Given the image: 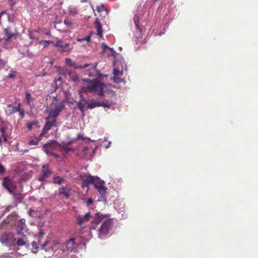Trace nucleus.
<instances>
[{
  "mask_svg": "<svg viewBox=\"0 0 258 258\" xmlns=\"http://www.w3.org/2000/svg\"><path fill=\"white\" fill-rule=\"evenodd\" d=\"M91 34H90L89 35L87 36L86 37H85L83 38H78V39H77V41L79 42H82L84 41H87L88 42H89L91 40Z\"/></svg>",
  "mask_w": 258,
  "mask_h": 258,
  "instance_id": "obj_34",
  "label": "nucleus"
},
{
  "mask_svg": "<svg viewBox=\"0 0 258 258\" xmlns=\"http://www.w3.org/2000/svg\"><path fill=\"white\" fill-rule=\"evenodd\" d=\"M2 185L10 194H14L15 191L16 190V183L10 177L4 178L2 182Z\"/></svg>",
  "mask_w": 258,
  "mask_h": 258,
  "instance_id": "obj_7",
  "label": "nucleus"
},
{
  "mask_svg": "<svg viewBox=\"0 0 258 258\" xmlns=\"http://www.w3.org/2000/svg\"><path fill=\"white\" fill-rule=\"evenodd\" d=\"M80 100L77 102V106L83 115L85 114V107L88 105V100L81 94H80Z\"/></svg>",
  "mask_w": 258,
  "mask_h": 258,
  "instance_id": "obj_18",
  "label": "nucleus"
},
{
  "mask_svg": "<svg viewBox=\"0 0 258 258\" xmlns=\"http://www.w3.org/2000/svg\"><path fill=\"white\" fill-rule=\"evenodd\" d=\"M52 173V171L47 165H43L42 167L41 173L38 177V180L41 182L47 181V179L51 176Z\"/></svg>",
  "mask_w": 258,
  "mask_h": 258,
  "instance_id": "obj_12",
  "label": "nucleus"
},
{
  "mask_svg": "<svg viewBox=\"0 0 258 258\" xmlns=\"http://www.w3.org/2000/svg\"><path fill=\"white\" fill-rule=\"evenodd\" d=\"M6 171V169L4 166L0 163V174H3Z\"/></svg>",
  "mask_w": 258,
  "mask_h": 258,
  "instance_id": "obj_40",
  "label": "nucleus"
},
{
  "mask_svg": "<svg viewBox=\"0 0 258 258\" xmlns=\"http://www.w3.org/2000/svg\"><path fill=\"white\" fill-rule=\"evenodd\" d=\"M93 176L90 174H81L80 175V179L82 180V187L83 188H88L89 185L92 183Z\"/></svg>",
  "mask_w": 258,
  "mask_h": 258,
  "instance_id": "obj_16",
  "label": "nucleus"
},
{
  "mask_svg": "<svg viewBox=\"0 0 258 258\" xmlns=\"http://www.w3.org/2000/svg\"><path fill=\"white\" fill-rule=\"evenodd\" d=\"M102 47H103V52L105 51L107 49H109L111 52V55L114 57V58H116L117 56L118 55V54L114 50V49L112 48L109 47L105 44L103 43Z\"/></svg>",
  "mask_w": 258,
  "mask_h": 258,
  "instance_id": "obj_26",
  "label": "nucleus"
},
{
  "mask_svg": "<svg viewBox=\"0 0 258 258\" xmlns=\"http://www.w3.org/2000/svg\"><path fill=\"white\" fill-rule=\"evenodd\" d=\"M64 23L68 26H70L72 25V23L70 21H68L67 20H64Z\"/></svg>",
  "mask_w": 258,
  "mask_h": 258,
  "instance_id": "obj_42",
  "label": "nucleus"
},
{
  "mask_svg": "<svg viewBox=\"0 0 258 258\" xmlns=\"http://www.w3.org/2000/svg\"><path fill=\"white\" fill-rule=\"evenodd\" d=\"M44 234V233L43 231H40V232H39V234L38 236L40 237H41V238H43V236Z\"/></svg>",
  "mask_w": 258,
  "mask_h": 258,
  "instance_id": "obj_46",
  "label": "nucleus"
},
{
  "mask_svg": "<svg viewBox=\"0 0 258 258\" xmlns=\"http://www.w3.org/2000/svg\"><path fill=\"white\" fill-rule=\"evenodd\" d=\"M104 217L99 212L96 213L88 212L84 215H78L76 217V224L80 228L82 234L87 232L90 237L91 230L96 229V226L103 219Z\"/></svg>",
  "mask_w": 258,
  "mask_h": 258,
  "instance_id": "obj_2",
  "label": "nucleus"
},
{
  "mask_svg": "<svg viewBox=\"0 0 258 258\" xmlns=\"http://www.w3.org/2000/svg\"><path fill=\"white\" fill-rule=\"evenodd\" d=\"M66 73L74 82H77L79 80V77L75 72L67 71Z\"/></svg>",
  "mask_w": 258,
  "mask_h": 258,
  "instance_id": "obj_25",
  "label": "nucleus"
},
{
  "mask_svg": "<svg viewBox=\"0 0 258 258\" xmlns=\"http://www.w3.org/2000/svg\"><path fill=\"white\" fill-rule=\"evenodd\" d=\"M71 189L68 186H62L58 190L59 196H63L66 198H69L70 196Z\"/></svg>",
  "mask_w": 258,
  "mask_h": 258,
  "instance_id": "obj_21",
  "label": "nucleus"
},
{
  "mask_svg": "<svg viewBox=\"0 0 258 258\" xmlns=\"http://www.w3.org/2000/svg\"><path fill=\"white\" fill-rule=\"evenodd\" d=\"M112 79L115 83H119L122 81V80L119 76H113Z\"/></svg>",
  "mask_w": 258,
  "mask_h": 258,
  "instance_id": "obj_35",
  "label": "nucleus"
},
{
  "mask_svg": "<svg viewBox=\"0 0 258 258\" xmlns=\"http://www.w3.org/2000/svg\"><path fill=\"white\" fill-rule=\"evenodd\" d=\"M22 236V237L19 238L17 241V245L18 246L27 245V246H28L29 245L27 244V240L26 236L24 234Z\"/></svg>",
  "mask_w": 258,
  "mask_h": 258,
  "instance_id": "obj_23",
  "label": "nucleus"
},
{
  "mask_svg": "<svg viewBox=\"0 0 258 258\" xmlns=\"http://www.w3.org/2000/svg\"><path fill=\"white\" fill-rule=\"evenodd\" d=\"M21 115H22V117H23L24 116V111L23 110H20Z\"/></svg>",
  "mask_w": 258,
  "mask_h": 258,
  "instance_id": "obj_48",
  "label": "nucleus"
},
{
  "mask_svg": "<svg viewBox=\"0 0 258 258\" xmlns=\"http://www.w3.org/2000/svg\"><path fill=\"white\" fill-rule=\"evenodd\" d=\"M87 1V0H81V3H85Z\"/></svg>",
  "mask_w": 258,
  "mask_h": 258,
  "instance_id": "obj_49",
  "label": "nucleus"
},
{
  "mask_svg": "<svg viewBox=\"0 0 258 258\" xmlns=\"http://www.w3.org/2000/svg\"><path fill=\"white\" fill-rule=\"evenodd\" d=\"M84 93L87 95H97L99 96L106 97V94L110 96H114V92L112 90L108 89L107 86L97 79H83L79 91V94Z\"/></svg>",
  "mask_w": 258,
  "mask_h": 258,
  "instance_id": "obj_1",
  "label": "nucleus"
},
{
  "mask_svg": "<svg viewBox=\"0 0 258 258\" xmlns=\"http://www.w3.org/2000/svg\"><path fill=\"white\" fill-rule=\"evenodd\" d=\"M103 216L104 218L100 221L102 223L98 230V237L100 239H103L107 236L113 226L111 219L108 218L106 215H103Z\"/></svg>",
  "mask_w": 258,
  "mask_h": 258,
  "instance_id": "obj_5",
  "label": "nucleus"
},
{
  "mask_svg": "<svg viewBox=\"0 0 258 258\" xmlns=\"http://www.w3.org/2000/svg\"><path fill=\"white\" fill-rule=\"evenodd\" d=\"M4 33L5 35L7 36V38L6 39L7 41H9L10 38L14 36L13 34L9 33V30L7 29H4Z\"/></svg>",
  "mask_w": 258,
  "mask_h": 258,
  "instance_id": "obj_32",
  "label": "nucleus"
},
{
  "mask_svg": "<svg viewBox=\"0 0 258 258\" xmlns=\"http://www.w3.org/2000/svg\"><path fill=\"white\" fill-rule=\"evenodd\" d=\"M43 151L47 155L57 157V155L52 152V145L50 143L45 145L43 148Z\"/></svg>",
  "mask_w": 258,
  "mask_h": 258,
  "instance_id": "obj_22",
  "label": "nucleus"
},
{
  "mask_svg": "<svg viewBox=\"0 0 258 258\" xmlns=\"http://www.w3.org/2000/svg\"><path fill=\"white\" fill-rule=\"evenodd\" d=\"M39 141V140L37 139H31L29 142L28 144L29 145H36L38 144Z\"/></svg>",
  "mask_w": 258,
  "mask_h": 258,
  "instance_id": "obj_36",
  "label": "nucleus"
},
{
  "mask_svg": "<svg viewBox=\"0 0 258 258\" xmlns=\"http://www.w3.org/2000/svg\"><path fill=\"white\" fill-rule=\"evenodd\" d=\"M159 0H153V4L155 3V2H157V1H158Z\"/></svg>",
  "mask_w": 258,
  "mask_h": 258,
  "instance_id": "obj_51",
  "label": "nucleus"
},
{
  "mask_svg": "<svg viewBox=\"0 0 258 258\" xmlns=\"http://www.w3.org/2000/svg\"><path fill=\"white\" fill-rule=\"evenodd\" d=\"M5 66V63L3 60L0 59V70L2 69Z\"/></svg>",
  "mask_w": 258,
  "mask_h": 258,
  "instance_id": "obj_44",
  "label": "nucleus"
},
{
  "mask_svg": "<svg viewBox=\"0 0 258 258\" xmlns=\"http://www.w3.org/2000/svg\"><path fill=\"white\" fill-rule=\"evenodd\" d=\"M26 220L25 219H20L17 226V232L20 235H23L24 232L26 230Z\"/></svg>",
  "mask_w": 258,
  "mask_h": 258,
  "instance_id": "obj_20",
  "label": "nucleus"
},
{
  "mask_svg": "<svg viewBox=\"0 0 258 258\" xmlns=\"http://www.w3.org/2000/svg\"><path fill=\"white\" fill-rule=\"evenodd\" d=\"M54 44L53 42L50 40H42L40 42V44H41L43 45L44 47L47 46L50 44Z\"/></svg>",
  "mask_w": 258,
  "mask_h": 258,
  "instance_id": "obj_33",
  "label": "nucleus"
},
{
  "mask_svg": "<svg viewBox=\"0 0 258 258\" xmlns=\"http://www.w3.org/2000/svg\"><path fill=\"white\" fill-rule=\"evenodd\" d=\"M46 121L43 127L40 136L44 135L46 132L50 130L52 127L56 126V120L55 119H53L52 121H49L48 119L46 120Z\"/></svg>",
  "mask_w": 258,
  "mask_h": 258,
  "instance_id": "obj_19",
  "label": "nucleus"
},
{
  "mask_svg": "<svg viewBox=\"0 0 258 258\" xmlns=\"http://www.w3.org/2000/svg\"><path fill=\"white\" fill-rule=\"evenodd\" d=\"M110 145H111V142L109 141V142H108V144L105 146V148H108L109 147H110Z\"/></svg>",
  "mask_w": 258,
  "mask_h": 258,
  "instance_id": "obj_47",
  "label": "nucleus"
},
{
  "mask_svg": "<svg viewBox=\"0 0 258 258\" xmlns=\"http://www.w3.org/2000/svg\"><path fill=\"white\" fill-rule=\"evenodd\" d=\"M69 11L70 14L73 16L78 14V11L76 7H69Z\"/></svg>",
  "mask_w": 258,
  "mask_h": 258,
  "instance_id": "obj_30",
  "label": "nucleus"
},
{
  "mask_svg": "<svg viewBox=\"0 0 258 258\" xmlns=\"http://www.w3.org/2000/svg\"><path fill=\"white\" fill-rule=\"evenodd\" d=\"M85 139H86L89 141H90L91 142H95V140H91L89 138H85L84 137L83 135H82V134H78L77 138L75 139V141H79L80 140H84Z\"/></svg>",
  "mask_w": 258,
  "mask_h": 258,
  "instance_id": "obj_31",
  "label": "nucleus"
},
{
  "mask_svg": "<svg viewBox=\"0 0 258 258\" xmlns=\"http://www.w3.org/2000/svg\"><path fill=\"white\" fill-rule=\"evenodd\" d=\"M33 125H37V122H29L27 125V127L29 130L31 131L32 129V126Z\"/></svg>",
  "mask_w": 258,
  "mask_h": 258,
  "instance_id": "obj_38",
  "label": "nucleus"
},
{
  "mask_svg": "<svg viewBox=\"0 0 258 258\" xmlns=\"http://www.w3.org/2000/svg\"><path fill=\"white\" fill-rule=\"evenodd\" d=\"M66 63L69 67H73L75 69H85L90 65V64L86 63L83 66H81L78 64V63L74 62L70 58H66L65 59Z\"/></svg>",
  "mask_w": 258,
  "mask_h": 258,
  "instance_id": "obj_17",
  "label": "nucleus"
},
{
  "mask_svg": "<svg viewBox=\"0 0 258 258\" xmlns=\"http://www.w3.org/2000/svg\"><path fill=\"white\" fill-rule=\"evenodd\" d=\"M64 149L66 151H67V152H69V151H70L73 150V149H72V148H70V147H65L64 148Z\"/></svg>",
  "mask_w": 258,
  "mask_h": 258,
  "instance_id": "obj_45",
  "label": "nucleus"
},
{
  "mask_svg": "<svg viewBox=\"0 0 258 258\" xmlns=\"http://www.w3.org/2000/svg\"><path fill=\"white\" fill-rule=\"evenodd\" d=\"M77 243L74 238H71L64 243H59L57 246H54L51 249V252L54 251L56 255L60 256L67 255L71 252L77 251Z\"/></svg>",
  "mask_w": 258,
  "mask_h": 258,
  "instance_id": "obj_4",
  "label": "nucleus"
},
{
  "mask_svg": "<svg viewBox=\"0 0 258 258\" xmlns=\"http://www.w3.org/2000/svg\"><path fill=\"white\" fill-rule=\"evenodd\" d=\"M114 64L116 66L114 68L113 71V76H121L123 74V67H125V70H126V65L124 63V61L122 62L121 60L119 61L117 60L116 58H115L113 61Z\"/></svg>",
  "mask_w": 258,
  "mask_h": 258,
  "instance_id": "obj_10",
  "label": "nucleus"
},
{
  "mask_svg": "<svg viewBox=\"0 0 258 258\" xmlns=\"http://www.w3.org/2000/svg\"><path fill=\"white\" fill-rule=\"evenodd\" d=\"M16 72L14 71H11L10 74L7 76L9 79H14L16 76Z\"/></svg>",
  "mask_w": 258,
  "mask_h": 258,
  "instance_id": "obj_37",
  "label": "nucleus"
},
{
  "mask_svg": "<svg viewBox=\"0 0 258 258\" xmlns=\"http://www.w3.org/2000/svg\"><path fill=\"white\" fill-rule=\"evenodd\" d=\"M15 240L14 235L12 233H5L0 237L1 242L7 246H12L14 244Z\"/></svg>",
  "mask_w": 258,
  "mask_h": 258,
  "instance_id": "obj_11",
  "label": "nucleus"
},
{
  "mask_svg": "<svg viewBox=\"0 0 258 258\" xmlns=\"http://www.w3.org/2000/svg\"><path fill=\"white\" fill-rule=\"evenodd\" d=\"M64 180L65 179L63 177L60 176H56L53 178V183L60 185L64 182Z\"/></svg>",
  "mask_w": 258,
  "mask_h": 258,
  "instance_id": "obj_27",
  "label": "nucleus"
},
{
  "mask_svg": "<svg viewBox=\"0 0 258 258\" xmlns=\"http://www.w3.org/2000/svg\"><path fill=\"white\" fill-rule=\"evenodd\" d=\"M95 28L97 30L96 34L99 37H102V27L101 23L98 21H96L95 22Z\"/></svg>",
  "mask_w": 258,
  "mask_h": 258,
  "instance_id": "obj_24",
  "label": "nucleus"
},
{
  "mask_svg": "<svg viewBox=\"0 0 258 258\" xmlns=\"http://www.w3.org/2000/svg\"><path fill=\"white\" fill-rule=\"evenodd\" d=\"M30 37L31 39H33V37H32V36L31 34H30Z\"/></svg>",
  "mask_w": 258,
  "mask_h": 258,
  "instance_id": "obj_52",
  "label": "nucleus"
},
{
  "mask_svg": "<svg viewBox=\"0 0 258 258\" xmlns=\"http://www.w3.org/2000/svg\"><path fill=\"white\" fill-rule=\"evenodd\" d=\"M52 142L54 143H56V141H53Z\"/></svg>",
  "mask_w": 258,
  "mask_h": 258,
  "instance_id": "obj_53",
  "label": "nucleus"
},
{
  "mask_svg": "<svg viewBox=\"0 0 258 258\" xmlns=\"http://www.w3.org/2000/svg\"><path fill=\"white\" fill-rule=\"evenodd\" d=\"M92 183L97 189L98 191L102 196H104L106 193L107 188L104 185V181L98 176H93Z\"/></svg>",
  "mask_w": 258,
  "mask_h": 258,
  "instance_id": "obj_6",
  "label": "nucleus"
},
{
  "mask_svg": "<svg viewBox=\"0 0 258 258\" xmlns=\"http://www.w3.org/2000/svg\"><path fill=\"white\" fill-rule=\"evenodd\" d=\"M53 45L55 47H59L60 48V51L62 52H69L73 47L70 43H64L61 39H57L56 42L53 44Z\"/></svg>",
  "mask_w": 258,
  "mask_h": 258,
  "instance_id": "obj_13",
  "label": "nucleus"
},
{
  "mask_svg": "<svg viewBox=\"0 0 258 258\" xmlns=\"http://www.w3.org/2000/svg\"><path fill=\"white\" fill-rule=\"evenodd\" d=\"M96 9H97V12L98 13H100L104 10V6L102 4H101L99 6H97L96 7Z\"/></svg>",
  "mask_w": 258,
  "mask_h": 258,
  "instance_id": "obj_39",
  "label": "nucleus"
},
{
  "mask_svg": "<svg viewBox=\"0 0 258 258\" xmlns=\"http://www.w3.org/2000/svg\"><path fill=\"white\" fill-rule=\"evenodd\" d=\"M90 64L89 66H92V67L89 70L88 75L90 77H95L101 78L103 75L100 74L99 70L96 69V67L98 64V62H95L93 64ZM103 76L106 77V75H103Z\"/></svg>",
  "mask_w": 258,
  "mask_h": 258,
  "instance_id": "obj_15",
  "label": "nucleus"
},
{
  "mask_svg": "<svg viewBox=\"0 0 258 258\" xmlns=\"http://www.w3.org/2000/svg\"><path fill=\"white\" fill-rule=\"evenodd\" d=\"M64 103L61 102L59 105L56 106L55 108L48 110L49 113L48 116L45 119H49L50 118H55L59 115L61 110L64 108Z\"/></svg>",
  "mask_w": 258,
  "mask_h": 258,
  "instance_id": "obj_14",
  "label": "nucleus"
},
{
  "mask_svg": "<svg viewBox=\"0 0 258 258\" xmlns=\"http://www.w3.org/2000/svg\"><path fill=\"white\" fill-rule=\"evenodd\" d=\"M12 195L14 196V198L16 202L17 203H21L22 199L23 197L22 195H21L20 193H17L16 190L15 191V192L14 194H11Z\"/></svg>",
  "mask_w": 258,
  "mask_h": 258,
  "instance_id": "obj_29",
  "label": "nucleus"
},
{
  "mask_svg": "<svg viewBox=\"0 0 258 258\" xmlns=\"http://www.w3.org/2000/svg\"><path fill=\"white\" fill-rule=\"evenodd\" d=\"M86 235H83L82 237L84 238V239H88V238L86 237Z\"/></svg>",
  "mask_w": 258,
  "mask_h": 258,
  "instance_id": "obj_50",
  "label": "nucleus"
},
{
  "mask_svg": "<svg viewBox=\"0 0 258 258\" xmlns=\"http://www.w3.org/2000/svg\"><path fill=\"white\" fill-rule=\"evenodd\" d=\"M36 240L32 241L31 243V245L32 246V248L31 249L32 252L33 253H36L39 248L41 249H43L45 248V246L47 244V241H45L43 243H42V238L40 237L39 236L36 237Z\"/></svg>",
  "mask_w": 258,
  "mask_h": 258,
  "instance_id": "obj_8",
  "label": "nucleus"
},
{
  "mask_svg": "<svg viewBox=\"0 0 258 258\" xmlns=\"http://www.w3.org/2000/svg\"><path fill=\"white\" fill-rule=\"evenodd\" d=\"M112 104V102L105 100L103 102H99L94 100H91L89 102L88 101L87 107L89 109H92L94 108L102 106L104 107L109 108Z\"/></svg>",
  "mask_w": 258,
  "mask_h": 258,
  "instance_id": "obj_9",
  "label": "nucleus"
},
{
  "mask_svg": "<svg viewBox=\"0 0 258 258\" xmlns=\"http://www.w3.org/2000/svg\"><path fill=\"white\" fill-rule=\"evenodd\" d=\"M159 35H162V33H159Z\"/></svg>",
  "mask_w": 258,
  "mask_h": 258,
  "instance_id": "obj_54",
  "label": "nucleus"
},
{
  "mask_svg": "<svg viewBox=\"0 0 258 258\" xmlns=\"http://www.w3.org/2000/svg\"><path fill=\"white\" fill-rule=\"evenodd\" d=\"M93 203V200L91 198L89 199L86 202V205L88 206L92 204Z\"/></svg>",
  "mask_w": 258,
  "mask_h": 258,
  "instance_id": "obj_43",
  "label": "nucleus"
},
{
  "mask_svg": "<svg viewBox=\"0 0 258 258\" xmlns=\"http://www.w3.org/2000/svg\"><path fill=\"white\" fill-rule=\"evenodd\" d=\"M153 4V0H147L140 13L135 15L134 21L136 29L135 35L139 40L141 38L142 35V29L140 25V20L142 21H145L149 18L150 9Z\"/></svg>",
  "mask_w": 258,
  "mask_h": 258,
  "instance_id": "obj_3",
  "label": "nucleus"
},
{
  "mask_svg": "<svg viewBox=\"0 0 258 258\" xmlns=\"http://www.w3.org/2000/svg\"><path fill=\"white\" fill-rule=\"evenodd\" d=\"M0 131H1V132L2 133V136L4 138V140H7L6 139V137L5 136V133L6 132L5 128L4 127H1Z\"/></svg>",
  "mask_w": 258,
  "mask_h": 258,
  "instance_id": "obj_41",
  "label": "nucleus"
},
{
  "mask_svg": "<svg viewBox=\"0 0 258 258\" xmlns=\"http://www.w3.org/2000/svg\"><path fill=\"white\" fill-rule=\"evenodd\" d=\"M34 100V98L31 96L30 94L28 92H26L25 93V102L26 104L29 105L30 103L33 102Z\"/></svg>",
  "mask_w": 258,
  "mask_h": 258,
  "instance_id": "obj_28",
  "label": "nucleus"
}]
</instances>
